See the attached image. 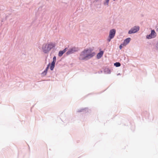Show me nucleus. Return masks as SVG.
Segmentation results:
<instances>
[{
	"label": "nucleus",
	"mask_w": 158,
	"mask_h": 158,
	"mask_svg": "<svg viewBox=\"0 0 158 158\" xmlns=\"http://www.w3.org/2000/svg\"><path fill=\"white\" fill-rule=\"evenodd\" d=\"M115 30L114 29H113L110 31L109 37L110 39H112L113 38L115 35Z\"/></svg>",
	"instance_id": "nucleus-6"
},
{
	"label": "nucleus",
	"mask_w": 158,
	"mask_h": 158,
	"mask_svg": "<svg viewBox=\"0 0 158 158\" xmlns=\"http://www.w3.org/2000/svg\"><path fill=\"white\" fill-rule=\"evenodd\" d=\"M46 73L47 72H46L44 71L42 73V74L44 75H46Z\"/></svg>",
	"instance_id": "nucleus-14"
},
{
	"label": "nucleus",
	"mask_w": 158,
	"mask_h": 158,
	"mask_svg": "<svg viewBox=\"0 0 158 158\" xmlns=\"http://www.w3.org/2000/svg\"><path fill=\"white\" fill-rule=\"evenodd\" d=\"M109 0H107V1H106V2L107 3H108L109 2Z\"/></svg>",
	"instance_id": "nucleus-21"
},
{
	"label": "nucleus",
	"mask_w": 158,
	"mask_h": 158,
	"mask_svg": "<svg viewBox=\"0 0 158 158\" xmlns=\"http://www.w3.org/2000/svg\"><path fill=\"white\" fill-rule=\"evenodd\" d=\"M56 56H54L53 58V61H56Z\"/></svg>",
	"instance_id": "nucleus-15"
},
{
	"label": "nucleus",
	"mask_w": 158,
	"mask_h": 158,
	"mask_svg": "<svg viewBox=\"0 0 158 158\" xmlns=\"http://www.w3.org/2000/svg\"><path fill=\"white\" fill-rule=\"evenodd\" d=\"M55 65L53 64H51L50 66V69L51 70H52L54 67Z\"/></svg>",
	"instance_id": "nucleus-12"
},
{
	"label": "nucleus",
	"mask_w": 158,
	"mask_h": 158,
	"mask_svg": "<svg viewBox=\"0 0 158 158\" xmlns=\"http://www.w3.org/2000/svg\"><path fill=\"white\" fill-rule=\"evenodd\" d=\"M114 65L116 67H118L120 66L121 64L119 62H116L114 64Z\"/></svg>",
	"instance_id": "nucleus-11"
},
{
	"label": "nucleus",
	"mask_w": 158,
	"mask_h": 158,
	"mask_svg": "<svg viewBox=\"0 0 158 158\" xmlns=\"http://www.w3.org/2000/svg\"><path fill=\"white\" fill-rule=\"evenodd\" d=\"M156 34L154 30H152L151 34L148 35H147L146 37L148 39H150L154 38L156 37Z\"/></svg>",
	"instance_id": "nucleus-2"
},
{
	"label": "nucleus",
	"mask_w": 158,
	"mask_h": 158,
	"mask_svg": "<svg viewBox=\"0 0 158 158\" xmlns=\"http://www.w3.org/2000/svg\"><path fill=\"white\" fill-rule=\"evenodd\" d=\"M95 1H98V0H95Z\"/></svg>",
	"instance_id": "nucleus-22"
},
{
	"label": "nucleus",
	"mask_w": 158,
	"mask_h": 158,
	"mask_svg": "<svg viewBox=\"0 0 158 158\" xmlns=\"http://www.w3.org/2000/svg\"><path fill=\"white\" fill-rule=\"evenodd\" d=\"M48 44L49 46V48L51 50V49L55 47V44L52 43H48Z\"/></svg>",
	"instance_id": "nucleus-8"
},
{
	"label": "nucleus",
	"mask_w": 158,
	"mask_h": 158,
	"mask_svg": "<svg viewBox=\"0 0 158 158\" xmlns=\"http://www.w3.org/2000/svg\"><path fill=\"white\" fill-rule=\"evenodd\" d=\"M55 63H56V61H53L52 62V63H51V64L55 65Z\"/></svg>",
	"instance_id": "nucleus-16"
},
{
	"label": "nucleus",
	"mask_w": 158,
	"mask_h": 158,
	"mask_svg": "<svg viewBox=\"0 0 158 158\" xmlns=\"http://www.w3.org/2000/svg\"><path fill=\"white\" fill-rule=\"evenodd\" d=\"M111 39H110V38H109V39L108 40V41H109V42H110V40H111Z\"/></svg>",
	"instance_id": "nucleus-18"
},
{
	"label": "nucleus",
	"mask_w": 158,
	"mask_h": 158,
	"mask_svg": "<svg viewBox=\"0 0 158 158\" xmlns=\"http://www.w3.org/2000/svg\"><path fill=\"white\" fill-rule=\"evenodd\" d=\"M93 50L91 48L85 49L80 55L79 59L81 60H87L94 56L95 53L93 52Z\"/></svg>",
	"instance_id": "nucleus-1"
},
{
	"label": "nucleus",
	"mask_w": 158,
	"mask_h": 158,
	"mask_svg": "<svg viewBox=\"0 0 158 158\" xmlns=\"http://www.w3.org/2000/svg\"><path fill=\"white\" fill-rule=\"evenodd\" d=\"M156 31H158V27L156 29Z\"/></svg>",
	"instance_id": "nucleus-20"
},
{
	"label": "nucleus",
	"mask_w": 158,
	"mask_h": 158,
	"mask_svg": "<svg viewBox=\"0 0 158 158\" xmlns=\"http://www.w3.org/2000/svg\"><path fill=\"white\" fill-rule=\"evenodd\" d=\"M125 44H121L119 46V48L120 49H121L122 48V47L123 46H125Z\"/></svg>",
	"instance_id": "nucleus-13"
},
{
	"label": "nucleus",
	"mask_w": 158,
	"mask_h": 158,
	"mask_svg": "<svg viewBox=\"0 0 158 158\" xmlns=\"http://www.w3.org/2000/svg\"><path fill=\"white\" fill-rule=\"evenodd\" d=\"M67 48H65L64 50L61 51H60L59 52V54H58V56H62V55H63V54L66 51V49Z\"/></svg>",
	"instance_id": "nucleus-7"
},
{
	"label": "nucleus",
	"mask_w": 158,
	"mask_h": 158,
	"mask_svg": "<svg viewBox=\"0 0 158 158\" xmlns=\"http://www.w3.org/2000/svg\"><path fill=\"white\" fill-rule=\"evenodd\" d=\"M49 64L48 65V66L46 68V70H47L49 68Z\"/></svg>",
	"instance_id": "nucleus-17"
},
{
	"label": "nucleus",
	"mask_w": 158,
	"mask_h": 158,
	"mask_svg": "<svg viewBox=\"0 0 158 158\" xmlns=\"http://www.w3.org/2000/svg\"><path fill=\"white\" fill-rule=\"evenodd\" d=\"M42 49L43 52L45 53H47L50 50L48 44H44L43 45Z\"/></svg>",
	"instance_id": "nucleus-3"
},
{
	"label": "nucleus",
	"mask_w": 158,
	"mask_h": 158,
	"mask_svg": "<svg viewBox=\"0 0 158 158\" xmlns=\"http://www.w3.org/2000/svg\"><path fill=\"white\" fill-rule=\"evenodd\" d=\"M48 70H46L45 69V70H44V71L46 72H47V71Z\"/></svg>",
	"instance_id": "nucleus-19"
},
{
	"label": "nucleus",
	"mask_w": 158,
	"mask_h": 158,
	"mask_svg": "<svg viewBox=\"0 0 158 158\" xmlns=\"http://www.w3.org/2000/svg\"><path fill=\"white\" fill-rule=\"evenodd\" d=\"M131 39L130 38H128L127 39H126L124 41L123 44H125V45L126 46L127 44L130 41Z\"/></svg>",
	"instance_id": "nucleus-9"
},
{
	"label": "nucleus",
	"mask_w": 158,
	"mask_h": 158,
	"mask_svg": "<svg viewBox=\"0 0 158 158\" xmlns=\"http://www.w3.org/2000/svg\"><path fill=\"white\" fill-rule=\"evenodd\" d=\"M139 30V27L135 26L133 28H131L128 31V33L130 34L133 33L137 32Z\"/></svg>",
	"instance_id": "nucleus-4"
},
{
	"label": "nucleus",
	"mask_w": 158,
	"mask_h": 158,
	"mask_svg": "<svg viewBox=\"0 0 158 158\" xmlns=\"http://www.w3.org/2000/svg\"><path fill=\"white\" fill-rule=\"evenodd\" d=\"M103 52L102 51H101L100 52L98 53L97 55V57L98 59L100 58L103 55Z\"/></svg>",
	"instance_id": "nucleus-10"
},
{
	"label": "nucleus",
	"mask_w": 158,
	"mask_h": 158,
	"mask_svg": "<svg viewBox=\"0 0 158 158\" xmlns=\"http://www.w3.org/2000/svg\"><path fill=\"white\" fill-rule=\"evenodd\" d=\"M78 50V48H77L73 47L70 49L67 52V55L73 53L77 51Z\"/></svg>",
	"instance_id": "nucleus-5"
}]
</instances>
